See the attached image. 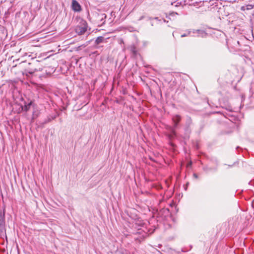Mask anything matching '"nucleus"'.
Instances as JSON below:
<instances>
[{
  "label": "nucleus",
  "instance_id": "nucleus-1",
  "mask_svg": "<svg viewBox=\"0 0 254 254\" xmlns=\"http://www.w3.org/2000/svg\"><path fill=\"white\" fill-rule=\"evenodd\" d=\"M24 67L22 74L27 77L32 75L35 72L41 71L43 69L40 63L37 60H34L31 63L26 64Z\"/></svg>",
  "mask_w": 254,
  "mask_h": 254
},
{
  "label": "nucleus",
  "instance_id": "nucleus-2",
  "mask_svg": "<svg viewBox=\"0 0 254 254\" xmlns=\"http://www.w3.org/2000/svg\"><path fill=\"white\" fill-rule=\"evenodd\" d=\"M106 18V14L101 10H98L93 14V21L98 26H103L105 23Z\"/></svg>",
  "mask_w": 254,
  "mask_h": 254
},
{
  "label": "nucleus",
  "instance_id": "nucleus-3",
  "mask_svg": "<svg viewBox=\"0 0 254 254\" xmlns=\"http://www.w3.org/2000/svg\"><path fill=\"white\" fill-rule=\"evenodd\" d=\"M182 120V117L180 115H175L172 116V120L173 122V126L169 127V129L172 133L173 135H176V129L178 128L179 123Z\"/></svg>",
  "mask_w": 254,
  "mask_h": 254
},
{
  "label": "nucleus",
  "instance_id": "nucleus-4",
  "mask_svg": "<svg viewBox=\"0 0 254 254\" xmlns=\"http://www.w3.org/2000/svg\"><path fill=\"white\" fill-rule=\"evenodd\" d=\"M87 23L85 20L82 19L75 28V32L78 35L83 34L87 30Z\"/></svg>",
  "mask_w": 254,
  "mask_h": 254
},
{
  "label": "nucleus",
  "instance_id": "nucleus-5",
  "mask_svg": "<svg viewBox=\"0 0 254 254\" xmlns=\"http://www.w3.org/2000/svg\"><path fill=\"white\" fill-rule=\"evenodd\" d=\"M145 230L141 228H138L135 234L138 235L139 237H136L135 239L138 240L139 241H141V240H143L145 238H146L148 234L147 232L146 231L147 230L146 228H145Z\"/></svg>",
  "mask_w": 254,
  "mask_h": 254
},
{
  "label": "nucleus",
  "instance_id": "nucleus-6",
  "mask_svg": "<svg viewBox=\"0 0 254 254\" xmlns=\"http://www.w3.org/2000/svg\"><path fill=\"white\" fill-rule=\"evenodd\" d=\"M71 8L73 11L76 12H80L82 10L81 5L76 0H72Z\"/></svg>",
  "mask_w": 254,
  "mask_h": 254
},
{
  "label": "nucleus",
  "instance_id": "nucleus-7",
  "mask_svg": "<svg viewBox=\"0 0 254 254\" xmlns=\"http://www.w3.org/2000/svg\"><path fill=\"white\" fill-rule=\"evenodd\" d=\"M192 124L191 118L189 116L186 117L185 130L187 133H190L191 132L190 126Z\"/></svg>",
  "mask_w": 254,
  "mask_h": 254
},
{
  "label": "nucleus",
  "instance_id": "nucleus-8",
  "mask_svg": "<svg viewBox=\"0 0 254 254\" xmlns=\"http://www.w3.org/2000/svg\"><path fill=\"white\" fill-rule=\"evenodd\" d=\"M5 221L4 216L0 212V232H2L4 229Z\"/></svg>",
  "mask_w": 254,
  "mask_h": 254
},
{
  "label": "nucleus",
  "instance_id": "nucleus-9",
  "mask_svg": "<svg viewBox=\"0 0 254 254\" xmlns=\"http://www.w3.org/2000/svg\"><path fill=\"white\" fill-rule=\"evenodd\" d=\"M130 51L131 52V53L134 55L135 56L137 54V50L136 47L134 45H131L129 47Z\"/></svg>",
  "mask_w": 254,
  "mask_h": 254
},
{
  "label": "nucleus",
  "instance_id": "nucleus-10",
  "mask_svg": "<svg viewBox=\"0 0 254 254\" xmlns=\"http://www.w3.org/2000/svg\"><path fill=\"white\" fill-rule=\"evenodd\" d=\"M104 40V38L103 36H99L98 37L95 41V45H98L101 43H102Z\"/></svg>",
  "mask_w": 254,
  "mask_h": 254
},
{
  "label": "nucleus",
  "instance_id": "nucleus-11",
  "mask_svg": "<svg viewBox=\"0 0 254 254\" xmlns=\"http://www.w3.org/2000/svg\"><path fill=\"white\" fill-rule=\"evenodd\" d=\"M115 254H129V252L126 250H121L116 251Z\"/></svg>",
  "mask_w": 254,
  "mask_h": 254
},
{
  "label": "nucleus",
  "instance_id": "nucleus-12",
  "mask_svg": "<svg viewBox=\"0 0 254 254\" xmlns=\"http://www.w3.org/2000/svg\"><path fill=\"white\" fill-rule=\"evenodd\" d=\"M147 20H150L151 21H150V24L151 25V26H153L154 25V22L153 21L154 20H156L157 21H160V20H159L158 19V17H155V18H151V17H147Z\"/></svg>",
  "mask_w": 254,
  "mask_h": 254
},
{
  "label": "nucleus",
  "instance_id": "nucleus-13",
  "mask_svg": "<svg viewBox=\"0 0 254 254\" xmlns=\"http://www.w3.org/2000/svg\"><path fill=\"white\" fill-rule=\"evenodd\" d=\"M31 104H32V102H30L29 103H28L27 105H25L23 108H22V110H23L24 111L27 112L28 111L30 108V106L31 105Z\"/></svg>",
  "mask_w": 254,
  "mask_h": 254
},
{
  "label": "nucleus",
  "instance_id": "nucleus-14",
  "mask_svg": "<svg viewBox=\"0 0 254 254\" xmlns=\"http://www.w3.org/2000/svg\"><path fill=\"white\" fill-rule=\"evenodd\" d=\"M196 31V32L198 34H201V37H205V36H206L207 35V33H205L203 30H197Z\"/></svg>",
  "mask_w": 254,
  "mask_h": 254
},
{
  "label": "nucleus",
  "instance_id": "nucleus-15",
  "mask_svg": "<svg viewBox=\"0 0 254 254\" xmlns=\"http://www.w3.org/2000/svg\"><path fill=\"white\" fill-rule=\"evenodd\" d=\"M232 42L233 43V44L235 45L236 50H237V49H239V47L240 45L239 41L237 40H232Z\"/></svg>",
  "mask_w": 254,
  "mask_h": 254
},
{
  "label": "nucleus",
  "instance_id": "nucleus-16",
  "mask_svg": "<svg viewBox=\"0 0 254 254\" xmlns=\"http://www.w3.org/2000/svg\"><path fill=\"white\" fill-rule=\"evenodd\" d=\"M190 33H191V31L190 30H187L184 34L181 35V37L183 38V37L188 36L190 34Z\"/></svg>",
  "mask_w": 254,
  "mask_h": 254
},
{
  "label": "nucleus",
  "instance_id": "nucleus-17",
  "mask_svg": "<svg viewBox=\"0 0 254 254\" xmlns=\"http://www.w3.org/2000/svg\"><path fill=\"white\" fill-rule=\"evenodd\" d=\"M51 121H52V119H51V118L48 117V118H47V119L45 120V121H44L42 123V124L43 125H44V124H47V123H49V122H51Z\"/></svg>",
  "mask_w": 254,
  "mask_h": 254
},
{
  "label": "nucleus",
  "instance_id": "nucleus-18",
  "mask_svg": "<svg viewBox=\"0 0 254 254\" xmlns=\"http://www.w3.org/2000/svg\"><path fill=\"white\" fill-rule=\"evenodd\" d=\"M135 224L136 225L142 226L143 224V223H140V221L139 222V221H137L136 222Z\"/></svg>",
  "mask_w": 254,
  "mask_h": 254
},
{
  "label": "nucleus",
  "instance_id": "nucleus-19",
  "mask_svg": "<svg viewBox=\"0 0 254 254\" xmlns=\"http://www.w3.org/2000/svg\"><path fill=\"white\" fill-rule=\"evenodd\" d=\"M4 31V28L0 26V32H3Z\"/></svg>",
  "mask_w": 254,
  "mask_h": 254
},
{
  "label": "nucleus",
  "instance_id": "nucleus-20",
  "mask_svg": "<svg viewBox=\"0 0 254 254\" xmlns=\"http://www.w3.org/2000/svg\"><path fill=\"white\" fill-rule=\"evenodd\" d=\"M193 177L194 178H195V179H197V178H198V175H197L196 174H195V173H194V174H193Z\"/></svg>",
  "mask_w": 254,
  "mask_h": 254
},
{
  "label": "nucleus",
  "instance_id": "nucleus-21",
  "mask_svg": "<svg viewBox=\"0 0 254 254\" xmlns=\"http://www.w3.org/2000/svg\"><path fill=\"white\" fill-rule=\"evenodd\" d=\"M144 18H145V17L144 16H142L139 18V20H141L143 19Z\"/></svg>",
  "mask_w": 254,
  "mask_h": 254
},
{
  "label": "nucleus",
  "instance_id": "nucleus-22",
  "mask_svg": "<svg viewBox=\"0 0 254 254\" xmlns=\"http://www.w3.org/2000/svg\"><path fill=\"white\" fill-rule=\"evenodd\" d=\"M56 116H54L52 117L51 118V119H52V120H53L55 119H56Z\"/></svg>",
  "mask_w": 254,
  "mask_h": 254
}]
</instances>
